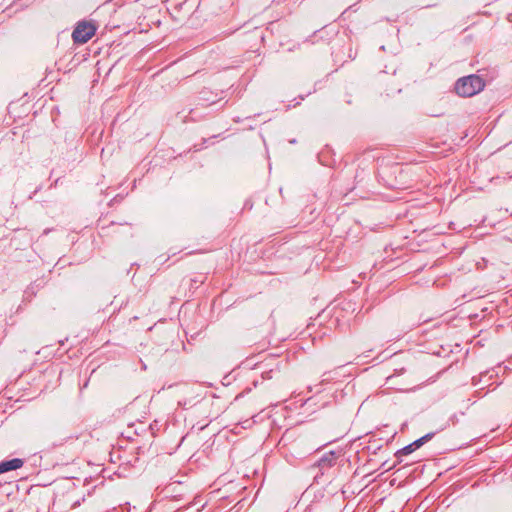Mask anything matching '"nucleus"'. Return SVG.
Instances as JSON below:
<instances>
[{"label": "nucleus", "instance_id": "f257e3e1", "mask_svg": "<svg viewBox=\"0 0 512 512\" xmlns=\"http://www.w3.org/2000/svg\"><path fill=\"white\" fill-rule=\"evenodd\" d=\"M485 87L483 79L471 74L458 79L455 83V92L461 97H472L481 92Z\"/></svg>", "mask_w": 512, "mask_h": 512}, {"label": "nucleus", "instance_id": "f03ea898", "mask_svg": "<svg viewBox=\"0 0 512 512\" xmlns=\"http://www.w3.org/2000/svg\"><path fill=\"white\" fill-rule=\"evenodd\" d=\"M96 28L87 22H80L72 33V38L75 43H86L95 34Z\"/></svg>", "mask_w": 512, "mask_h": 512}, {"label": "nucleus", "instance_id": "7ed1b4c3", "mask_svg": "<svg viewBox=\"0 0 512 512\" xmlns=\"http://www.w3.org/2000/svg\"><path fill=\"white\" fill-rule=\"evenodd\" d=\"M435 432H430L425 434L424 436L420 437L419 439L413 441L412 443L406 445L405 447L398 450L395 454L397 458H399L402 455H409L415 450L419 449L421 446H423L425 443L430 441L434 436Z\"/></svg>", "mask_w": 512, "mask_h": 512}, {"label": "nucleus", "instance_id": "20e7f679", "mask_svg": "<svg viewBox=\"0 0 512 512\" xmlns=\"http://www.w3.org/2000/svg\"><path fill=\"white\" fill-rule=\"evenodd\" d=\"M222 94H223V91H221L220 93H215V92L209 90L208 88H204L199 92L198 105H201V106L212 105L222 99V96H221Z\"/></svg>", "mask_w": 512, "mask_h": 512}, {"label": "nucleus", "instance_id": "39448f33", "mask_svg": "<svg viewBox=\"0 0 512 512\" xmlns=\"http://www.w3.org/2000/svg\"><path fill=\"white\" fill-rule=\"evenodd\" d=\"M338 457L339 454L334 451L327 452L318 459L317 466L322 470L331 468L336 465Z\"/></svg>", "mask_w": 512, "mask_h": 512}, {"label": "nucleus", "instance_id": "423d86ee", "mask_svg": "<svg viewBox=\"0 0 512 512\" xmlns=\"http://www.w3.org/2000/svg\"><path fill=\"white\" fill-rule=\"evenodd\" d=\"M23 464L24 462L20 458L2 461L0 462V474L21 468Z\"/></svg>", "mask_w": 512, "mask_h": 512}, {"label": "nucleus", "instance_id": "0eeeda50", "mask_svg": "<svg viewBox=\"0 0 512 512\" xmlns=\"http://www.w3.org/2000/svg\"><path fill=\"white\" fill-rule=\"evenodd\" d=\"M274 372L273 369H270L268 371H263L262 372V377L263 379H271L273 376H272V373Z\"/></svg>", "mask_w": 512, "mask_h": 512}, {"label": "nucleus", "instance_id": "6e6552de", "mask_svg": "<svg viewBox=\"0 0 512 512\" xmlns=\"http://www.w3.org/2000/svg\"><path fill=\"white\" fill-rule=\"evenodd\" d=\"M327 375H328V373H327V372L323 373V375H322V376H323V379H322V381H321V382H325V381H327V380H328V378L326 377Z\"/></svg>", "mask_w": 512, "mask_h": 512}, {"label": "nucleus", "instance_id": "1a4fd4ad", "mask_svg": "<svg viewBox=\"0 0 512 512\" xmlns=\"http://www.w3.org/2000/svg\"><path fill=\"white\" fill-rule=\"evenodd\" d=\"M434 6H435V4H429V5L424 6V8H431V7H434Z\"/></svg>", "mask_w": 512, "mask_h": 512}, {"label": "nucleus", "instance_id": "9d476101", "mask_svg": "<svg viewBox=\"0 0 512 512\" xmlns=\"http://www.w3.org/2000/svg\"><path fill=\"white\" fill-rule=\"evenodd\" d=\"M60 501H61V499H56V500L54 501V505H56V504H57V502H60Z\"/></svg>", "mask_w": 512, "mask_h": 512}, {"label": "nucleus", "instance_id": "9b49d317", "mask_svg": "<svg viewBox=\"0 0 512 512\" xmlns=\"http://www.w3.org/2000/svg\"><path fill=\"white\" fill-rule=\"evenodd\" d=\"M40 189H41V187H39V188L35 189L34 194H35V193H37Z\"/></svg>", "mask_w": 512, "mask_h": 512}]
</instances>
